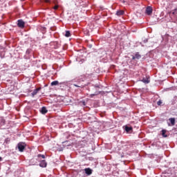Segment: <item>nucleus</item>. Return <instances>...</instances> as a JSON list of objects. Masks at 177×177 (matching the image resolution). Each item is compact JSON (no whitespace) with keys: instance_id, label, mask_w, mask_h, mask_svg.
Masks as SVG:
<instances>
[{"instance_id":"f257e3e1","label":"nucleus","mask_w":177,"mask_h":177,"mask_svg":"<svg viewBox=\"0 0 177 177\" xmlns=\"http://www.w3.org/2000/svg\"><path fill=\"white\" fill-rule=\"evenodd\" d=\"M41 158H43L44 160H41ZM44 158H45V155H41V154L37 155V160L38 161H40L39 167H41V168H46V165H48Z\"/></svg>"},{"instance_id":"f03ea898","label":"nucleus","mask_w":177,"mask_h":177,"mask_svg":"<svg viewBox=\"0 0 177 177\" xmlns=\"http://www.w3.org/2000/svg\"><path fill=\"white\" fill-rule=\"evenodd\" d=\"M24 149H26V144L23 142H19L18 144V149L19 151L23 152L24 151Z\"/></svg>"},{"instance_id":"7ed1b4c3","label":"nucleus","mask_w":177,"mask_h":177,"mask_svg":"<svg viewBox=\"0 0 177 177\" xmlns=\"http://www.w3.org/2000/svg\"><path fill=\"white\" fill-rule=\"evenodd\" d=\"M145 13L148 15V16H150L153 13V8L150 6L147 7Z\"/></svg>"},{"instance_id":"20e7f679","label":"nucleus","mask_w":177,"mask_h":177,"mask_svg":"<svg viewBox=\"0 0 177 177\" xmlns=\"http://www.w3.org/2000/svg\"><path fill=\"white\" fill-rule=\"evenodd\" d=\"M25 24H26V23L24 22L23 19H19V20H18L17 26H18V27H19L20 28H24Z\"/></svg>"},{"instance_id":"39448f33","label":"nucleus","mask_w":177,"mask_h":177,"mask_svg":"<svg viewBox=\"0 0 177 177\" xmlns=\"http://www.w3.org/2000/svg\"><path fill=\"white\" fill-rule=\"evenodd\" d=\"M40 90H41V87H39L35 89L33 92L31 93L32 97H34V96H35V95H37V93H38V92H39Z\"/></svg>"},{"instance_id":"423d86ee","label":"nucleus","mask_w":177,"mask_h":177,"mask_svg":"<svg viewBox=\"0 0 177 177\" xmlns=\"http://www.w3.org/2000/svg\"><path fill=\"white\" fill-rule=\"evenodd\" d=\"M140 57H142V56L139 54V53H137L135 55V56H133L132 59H133V60H135V59H140Z\"/></svg>"},{"instance_id":"0eeeda50","label":"nucleus","mask_w":177,"mask_h":177,"mask_svg":"<svg viewBox=\"0 0 177 177\" xmlns=\"http://www.w3.org/2000/svg\"><path fill=\"white\" fill-rule=\"evenodd\" d=\"M86 175H92V169H89V168H86L84 169Z\"/></svg>"},{"instance_id":"6e6552de","label":"nucleus","mask_w":177,"mask_h":177,"mask_svg":"<svg viewBox=\"0 0 177 177\" xmlns=\"http://www.w3.org/2000/svg\"><path fill=\"white\" fill-rule=\"evenodd\" d=\"M41 114H46L48 113V109H46V107L43 106L41 108Z\"/></svg>"},{"instance_id":"1a4fd4ad","label":"nucleus","mask_w":177,"mask_h":177,"mask_svg":"<svg viewBox=\"0 0 177 177\" xmlns=\"http://www.w3.org/2000/svg\"><path fill=\"white\" fill-rule=\"evenodd\" d=\"M124 10H118L116 12V16H122L124 15Z\"/></svg>"},{"instance_id":"9d476101","label":"nucleus","mask_w":177,"mask_h":177,"mask_svg":"<svg viewBox=\"0 0 177 177\" xmlns=\"http://www.w3.org/2000/svg\"><path fill=\"white\" fill-rule=\"evenodd\" d=\"M142 82H144V84H149L150 82V80H149V77L147 78H142Z\"/></svg>"},{"instance_id":"9b49d317","label":"nucleus","mask_w":177,"mask_h":177,"mask_svg":"<svg viewBox=\"0 0 177 177\" xmlns=\"http://www.w3.org/2000/svg\"><path fill=\"white\" fill-rule=\"evenodd\" d=\"M51 86H56V85H59V81L55 80L51 82Z\"/></svg>"},{"instance_id":"f8f14e48","label":"nucleus","mask_w":177,"mask_h":177,"mask_svg":"<svg viewBox=\"0 0 177 177\" xmlns=\"http://www.w3.org/2000/svg\"><path fill=\"white\" fill-rule=\"evenodd\" d=\"M65 37L68 38V37H71V33L70 32V30H66L65 32Z\"/></svg>"},{"instance_id":"ddd939ff","label":"nucleus","mask_w":177,"mask_h":177,"mask_svg":"<svg viewBox=\"0 0 177 177\" xmlns=\"http://www.w3.org/2000/svg\"><path fill=\"white\" fill-rule=\"evenodd\" d=\"M169 120L170 121L172 126L175 125V118H169Z\"/></svg>"},{"instance_id":"4468645a","label":"nucleus","mask_w":177,"mask_h":177,"mask_svg":"<svg viewBox=\"0 0 177 177\" xmlns=\"http://www.w3.org/2000/svg\"><path fill=\"white\" fill-rule=\"evenodd\" d=\"M125 131H126V132H131V131H132V127L126 126L125 127Z\"/></svg>"},{"instance_id":"2eb2a0df","label":"nucleus","mask_w":177,"mask_h":177,"mask_svg":"<svg viewBox=\"0 0 177 177\" xmlns=\"http://www.w3.org/2000/svg\"><path fill=\"white\" fill-rule=\"evenodd\" d=\"M165 133H167V131L166 130H162V135L164 138H167V135H165Z\"/></svg>"},{"instance_id":"dca6fc26","label":"nucleus","mask_w":177,"mask_h":177,"mask_svg":"<svg viewBox=\"0 0 177 177\" xmlns=\"http://www.w3.org/2000/svg\"><path fill=\"white\" fill-rule=\"evenodd\" d=\"M157 104H158V106H161V104H162V101L159 100V101L157 102Z\"/></svg>"},{"instance_id":"f3484780","label":"nucleus","mask_w":177,"mask_h":177,"mask_svg":"<svg viewBox=\"0 0 177 177\" xmlns=\"http://www.w3.org/2000/svg\"><path fill=\"white\" fill-rule=\"evenodd\" d=\"M80 104H82V106H86V102H85V101H82Z\"/></svg>"},{"instance_id":"a211bd4d","label":"nucleus","mask_w":177,"mask_h":177,"mask_svg":"<svg viewBox=\"0 0 177 177\" xmlns=\"http://www.w3.org/2000/svg\"><path fill=\"white\" fill-rule=\"evenodd\" d=\"M96 95H99V93H97L95 94H91L90 97H93V96H96Z\"/></svg>"},{"instance_id":"6ab92c4d","label":"nucleus","mask_w":177,"mask_h":177,"mask_svg":"<svg viewBox=\"0 0 177 177\" xmlns=\"http://www.w3.org/2000/svg\"><path fill=\"white\" fill-rule=\"evenodd\" d=\"M177 8H175L173 11H171L172 15H175L176 13Z\"/></svg>"},{"instance_id":"aec40b11","label":"nucleus","mask_w":177,"mask_h":177,"mask_svg":"<svg viewBox=\"0 0 177 177\" xmlns=\"http://www.w3.org/2000/svg\"><path fill=\"white\" fill-rule=\"evenodd\" d=\"M54 9L55 10H57V9H59V6H55Z\"/></svg>"},{"instance_id":"412c9836","label":"nucleus","mask_w":177,"mask_h":177,"mask_svg":"<svg viewBox=\"0 0 177 177\" xmlns=\"http://www.w3.org/2000/svg\"><path fill=\"white\" fill-rule=\"evenodd\" d=\"M74 86H76V87H77V88H82V86H78V85H77V84H74Z\"/></svg>"},{"instance_id":"4be33fe9","label":"nucleus","mask_w":177,"mask_h":177,"mask_svg":"<svg viewBox=\"0 0 177 177\" xmlns=\"http://www.w3.org/2000/svg\"><path fill=\"white\" fill-rule=\"evenodd\" d=\"M45 2H46L47 3H49V2H50V0H44Z\"/></svg>"},{"instance_id":"5701e85b","label":"nucleus","mask_w":177,"mask_h":177,"mask_svg":"<svg viewBox=\"0 0 177 177\" xmlns=\"http://www.w3.org/2000/svg\"><path fill=\"white\" fill-rule=\"evenodd\" d=\"M88 48H92V44H88Z\"/></svg>"},{"instance_id":"b1692460","label":"nucleus","mask_w":177,"mask_h":177,"mask_svg":"<svg viewBox=\"0 0 177 177\" xmlns=\"http://www.w3.org/2000/svg\"><path fill=\"white\" fill-rule=\"evenodd\" d=\"M0 161H2V158L1 157H0Z\"/></svg>"},{"instance_id":"393cba45","label":"nucleus","mask_w":177,"mask_h":177,"mask_svg":"<svg viewBox=\"0 0 177 177\" xmlns=\"http://www.w3.org/2000/svg\"><path fill=\"white\" fill-rule=\"evenodd\" d=\"M68 141H65V142H63L62 143H66V142H67Z\"/></svg>"},{"instance_id":"a878e982","label":"nucleus","mask_w":177,"mask_h":177,"mask_svg":"<svg viewBox=\"0 0 177 177\" xmlns=\"http://www.w3.org/2000/svg\"><path fill=\"white\" fill-rule=\"evenodd\" d=\"M68 146H70V145H68Z\"/></svg>"}]
</instances>
